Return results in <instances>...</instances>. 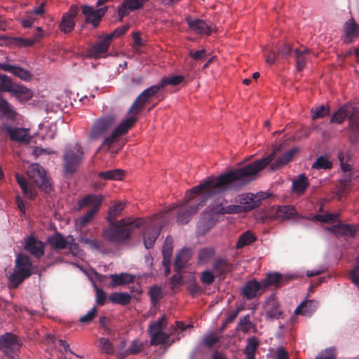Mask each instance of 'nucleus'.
Segmentation results:
<instances>
[{"instance_id": "1", "label": "nucleus", "mask_w": 359, "mask_h": 359, "mask_svg": "<svg viewBox=\"0 0 359 359\" xmlns=\"http://www.w3.org/2000/svg\"><path fill=\"white\" fill-rule=\"evenodd\" d=\"M263 167L261 163L250 164L241 169H234L219 175L216 179L208 177L198 185L187 191L180 205H172L171 209L179 207L177 222L187 224L191 216L196 214L200 207L215 196L228 191H239L252 180V175Z\"/></svg>"}, {"instance_id": "2", "label": "nucleus", "mask_w": 359, "mask_h": 359, "mask_svg": "<svg viewBox=\"0 0 359 359\" xmlns=\"http://www.w3.org/2000/svg\"><path fill=\"white\" fill-rule=\"evenodd\" d=\"M0 92H8L20 98H30L32 93L29 89L24 86L18 85L12 81L7 75L0 74ZM0 112L11 120L15 119L16 113L7 100L0 95Z\"/></svg>"}, {"instance_id": "3", "label": "nucleus", "mask_w": 359, "mask_h": 359, "mask_svg": "<svg viewBox=\"0 0 359 359\" xmlns=\"http://www.w3.org/2000/svg\"><path fill=\"white\" fill-rule=\"evenodd\" d=\"M0 92H8L20 98H30L32 93L29 89L24 86L18 85L12 81L7 75L0 74ZM0 112L11 120L15 119L16 113L7 100L0 95Z\"/></svg>"}, {"instance_id": "4", "label": "nucleus", "mask_w": 359, "mask_h": 359, "mask_svg": "<svg viewBox=\"0 0 359 359\" xmlns=\"http://www.w3.org/2000/svg\"><path fill=\"white\" fill-rule=\"evenodd\" d=\"M0 92H8L20 98H30L32 93L29 89L24 86L18 85L12 81L7 75L0 74ZM0 112L11 120L15 119L16 113L7 100L0 95Z\"/></svg>"}, {"instance_id": "5", "label": "nucleus", "mask_w": 359, "mask_h": 359, "mask_svg": "<svg viewBox=\"0 0 359 359\" xmlns=\"http://www.w3.org/2000/svg\"><path fill=\"white\" fill-rule=\"evenodd\" d=\"M142 224V220L140 218H124L104 229L102 231V237L110 243H122L127 241L130 237L131 232Z\"/></svg>"}, {"instance_id": "6", "label": "nucleus", "mask_w": 359, "mask_h": 359, "mask_svg": "<svg viewBox=\"0 0 359 359\" xmlns=\"http://www.w3.org/2000/svg\"><path fill=\"white\" fill-rule=\"evenodd\" d=\"M346 117L349 120V138L352 142H359V109L351 104L341 107L332 116L330 123H341Z\"/></svg>"}, {"instance_id": "7", "label": "nucleus", "mask_w": 359, "mask_h": 359, "mask_svg": "<svg viewBox=\"0 0 359 359\" xmlns=\"http://www.w3.org/2000/svg\"><path fill=\"white\" fill-rule=\"evenodd\" d=\"M84 158L83 147L76 143L67 147L63 154V172L66 176H72Z\"/></svg>"}, {"instance_id": "8", "label": "nucleus", "mask_w": 359, "mask_h": 359, "mask_svg": "<svg viewBox=\"0 0 359 359\" xmlns=\"http://www.w3.org/2000/svg\"><path fill=\"white\" fill-rule=\"evenodd\" d=\"M278 150L279 149H276L272 153L268 155L266 158L251 162L247 165H245L243 167L238 168V169L243 168L250 164H254L256 163H261L262 164H263V167L252 175V180L248 182L250 183V182L255 179L257 174L260 170H263L266 165H270V169L273 171L278 170L280 168L283 167L285 165H286L287 163L291 161L293 156L298 151L297 148H293L284 153L280 157L274 160L276 153Z\"/></svg>"}, {"instance_id": "9", "label": "nucleus", "mask_w": 359, "mask_h": 359, "mask_svg": "<svg viewBox=\"0 0 359 359\" xmlns=\"http://www.w3.org/2000/svg\"><path fill=\"white\" fill-rule=\"evenodd\" d=\"M32 266V264L27 255L24 254L18 255L14 271L9 276V281L13 287H18L25 278L31 276Z\"/></svg>"}, {"instance_id": "10", "label": "nucleus", "mask_w": 359, "mask_h": 359, "mask_svg": "<svg viewBox=\"0 0 359 359\" xmlns=\"http://www.w3.org/2000/svg\"><path fill=\"white\" fill-rule=\"evenodd\" d=\"M27 175L39 189L46 193H49L52 188L49 180L43 168L39 163L29 165L27 170Z\"/></svg>"}, {"instance_id": "11", "label": "nucleus", "mask_w": 359, "mask_h": 359, "mask_svg": "<svg viewBox=\"0 0 359 359\" xmlns=\"http://www.w3.org/2000/svg\"><path fill=\"white\" fill-rule=\"evenodd\" d=\"M137 118L134 116H130L126 118L123 121H121V123L117 126L111 135L106 137L101 144V147H104V146H107L108 149L115 143L116 142L119 137L124 134H126L130 128H131L133 125L137 121Z\"/></svg>"}, {"instance_id": "12", "label": "nucleus", "mask_w": 359, "mask_h": 359, "mask_svg": "<svg viewBox=\"0 0 359 359\" xmlns=\"http://www.w3.org/2000/svg\"><path fill=\"white\" fill-rule=\"evenodd\" d=\"M115 122V116L106 115L97 119L93 124L88 137L90 140H97L109 130Z\"/></svg>"}, {"instance_id": "13", "label": "nucleus", "mask_w": 359, "mask_h": 359, "mask_svg": "<svg viewBox=\"0 0 359 359\" xmlns=\"http://www.w3.org/2000/svg\"><path fill=\"white\" fill-rule=\"evenodd\" d=\"M252 196L242 194L239 196L238 198L240 205H229L227 206L220 205L217 208L215 212L219 215H225L236 214L250 211L255 208L256 205H257L253 203L254 202H248L252 200L250 198H249Z\"/></svg>"}, {"instance_id": "14", "label": "nucleus", "mask_w": 359, "mask_h": 359, "mask_svg": "<svg viewBox=\"0 0 359 359\" xmlns=\"http://www.w3.org/2000/svg\"><path fill=\"white\" fill-rule=\"evenodd\" d=\"M161 89H163V87L161 86L160 82L145 89L133 102L128 110V114L130 116L137 117V115L143 109L146 102L156 95Z\"/></svg>"}, {"instance_id": "15", "label": "nucleus", "mask_w": 359, "mask_h": 359, "mask_svg": "<svg viewBox=\"0 0 359 359\" xmlns=\"http://www.w3.org/2000/svg\"><path fill=\"white\" fill-rule=\"evenodd\" d=\"M21 344L17 337L10 332H7L0 337V349L10 359H15Z\"/></svg>"}, {"instance_id": "16", "label": "nucleus", "mask_w": 359, "mask_h": 359, "mask_svg": "<svg viewBox=\"0 0 359 359\" xmlns=\"http://www.w3.org/2000/svg\"><path fill=\"white\" fill-rule=\"evenodd\" d=\"M107 11V7L95 9L93 6L88 5L81 6V12L86 17V22L91 23L94 27H97L102 18Z\"/></svg>"}, {"instance_id": "17", "label": "nucleus", "mask_w": 359, "mask_h": 359, "mask_svg": "<svg viewBox=\"0 0 359 359\" xmlns=\"http://www.w3.org/2000/svg\"><path fill=\"white\" fill-rule=\"evenodd\" d=\"M185 20L189 29L197 34L210 35L213 30L211 25L203 20L193 18L191 15H187Z\"/></svg>"}, {"instance_id": "18", "label": "nucleus", "mask_w": 359, "mask_h": 359, "mask_svg": "<svg viewBox=\"0 0 359 359\" xmlns=\"http://www.w3.org/2000/svg\"><path fill=\"white\" fill-rule=\"evenodd\" d=\"M111 43L105 36L100 37L99 41L88 48V56L95 59L106 57Z\"/></svg>"}, {"instance_id": "19", "label": "nucleus", "mask_w": 359, "mask_h": 359, "mask_svg": "<svg viewBox=\"0 0 359 359\" xmlns=\"http://www.w3.org/2000/svg\"><path fill=\"white\" fill-rule=\"evenodd\" d=\"M149 0H124L118 7L119 21L130 14L131 11L139 10L143 7Z\"/></svg>"}, {"instance_id": "20", "label": "nucleus", "mask_w": 359, "mask_h": 359, "mask_svg": "<svg viewBox=\"0 0 359 359\" xmlns=\"http://www.w3.org/2000/svg\"><path fill=\"white\" fill-rule=\"evenodd\" d=\"M263 284L256 280H252L246 283L242 289V294L247 299H252L257 295H260L264 291Z\"/></svg>"}, {"instance_id": "21", "label": "nucleus", "mask_w": 359, "mask_h": 359, "mask_svg": "<svg viewBox=\"0 0 359 359\" xmlns=\"http://www.w3.org/2000/svg\"><path fill=\"white\" fill-rule=\"evenodd\" d=\"M38 33L36 36L31 39H24L20 37H7L5 36H0V39H6L8 43L11 45H14L19 48L29 47L33 46L36 43L41 37V28L38 27L36 28Z\"/></svg>"}, {"instance_id": "22", "label": "nucleus", "mask_w": 359, "mask_h": 359, "mask_svg": "<svg viewBox=\"0 0 359 359\" xmlns=\"http://www.w3.org/2000/svg\"><path fill=\"white\" fill-rule=\"evenodd\" d=\"M344 31L345 34L344 42L351 43L359 36V25L351 18L344 23Z\"/></svg>"}, {"instance_id": "23", "label": "nucleus", "mask_w": 359, "mask_h": 359, "mask_svg": "<svg viewBox=\"0 0 359 359\" xmlns=\"http://www.w3.org/2000/svg\"><path fill=\"white\" fill-rule=\"evenodd\" d=\"M4 130L9 135L11 140L18 142H29V130L22 128H12L9 126H6Z\"/></svg>"}, {"instance_id": "24", "label": "nucleus", "mask_w": 359, "mask_h": 359, "mask_svg": "<svg viewBox=\"0 0 359 359\" xmlns=\"http://www.w3.org/2000/svg\"><path fill=\"white\" fill-rule=\"evenodd\" d=\"M327 229L336 236H346L351 238L355 237L358 230L355 225L348 224H338L330 227H327Z\"/></svg>"}, {"instance_id": "25", "label": "nucleus", "mask_w": 359, "mask_h": 359, "mask_svg": "<svg viewBox=\"0 0 359 359\" xmlns=\"http://www.w3.org/2000/svg\"><path fill=\"white\" fill-rule=\"evenodd\" d=\"M44 248V243L36 240L34 236L28 237L25 245V250L36 258H40L43 255Z\"/></svg>"}, {"instance_id": "26", "label": "nucleus", "mask_w": 359, "mask_h": 359, "mask_svg": "<svg viewBox=\"0 0 359 359\" xmlns=\"http://www.w3.org/2000/svg\"><path fill=\"white\" fill-rule=\"evenodd\" d=\"M212 270L220 279H224L226 275L231 271L232 264L225 258H217L212 264Z\"/></svg>"}, {"instance_id": "27", "label": "nucleus", "mask_w": 359, "mask_h": 359, "mask_svg": "<svg viewBox=\"0 0 359 359\" xmlns=\"http://www.w3.org/2000/svg\"><path fill=\"white\" fill-rule=\"evenodd\" d=\"M104 199V197L102 195H95L93 194H87L78 202L79 209L80 210L85 206L91 205L93 207L90 210L95 209L97 212Z\"/></svg>"}, {"instance_id": "28", "label": "nucleus", "mask_w": 359, "mask_h": 359, "mask_svg": "<svg viewBox=\"0 0 359 359\" xmlns=\"http://www.w3.org/2000/svg\"><path fill=\"white\" fill-rule=\"evenodd\" d=\"M281 273L278 272H272L267 274L266 278L262 281L264 289L269 286H274L275 287H280L283 286L287 281Z\"/></svg>"}, {"instance_id": "29", "label": "nucleus", "mask_w": 359, "mask_h": 359, "mask_svg": "<svg viewBox=\"0 0 359 359\" xmlns=\"http://www.w3.org/2000/svg\"><path fill=\"white\" fill-rule=\"evenodd\" d=\"M318 302L314 300H306L302 302L294 310L296 315L311 316L316 309Z\"/></svg>"}, {"instance_id": "30", "label": "nucleus", "mask_w": 359, "mask_h": 359, "mask_svg": "<svg viewBox=\"0 0 359 359\" xmlns=\"http://www.w3.org/2000/svg\"><path fill=\"white\" fill-rule=\"evenodd\" d=\"M259 346V341L256 337H251L247 339V344L243 353L246 359H255V355Z\"/></svg>"}, {"instance_id": "31", "label": "nucleus", "mask_w": 359, "mask_h": 359, "mask_svg": "<svg viewBox=\"0 0 359 359\" xmlns=\"http://www.w3.org/2000/svg\"><path fill=\"white\" fill-rule=\"evenodd\" d=\"M274 214L276 219L285 220L296 215L297 210L293 205H282L275 210Z\"/></svg>"}, {"instance_id": "32", "label": "nucleus", "mask_w": 359, "mask_h": 359, "mask_svg": "<svg viewBox=\"0 0 359 359\" xmlns=\"http://www.w3.org/2000/svg\"><path fill=\"white\" fill-rule=\"evenodd\" d=\"M48 244L55 250H63L67 248L69 241L60 233H55L48 239Z\"/></svg>"}, {"instance_id": "33", "label": "nucleus", "mask_w": 359, "mask_h": 359, "mask_svg": "<svg viewBox=\"0 0 359 359\" xmlns=\"http://www.w3.org/2000/svg\"><path fill=\"white\" fill-rule=\"evenodd\" d=\"M191 254L187 249H182L177 255L175 259L174 267L175 272H180L185 267L189 262Z\"/></svg>"}, {"instance_id": "34", "label": "nucleus", "mask_w": 359, "mask_h": 359, "mask_svg": "<svg viewBox=\"0 0 359 359\" xmlns=\"http://www.w3.org/2000/svg\"><path fill=\"white\" fill-rule=\"evenodd\" d=\"M309 186V180L305 174H301L292 182V191L298 195H302Z\"/></svg>"}, {"instance_id": "35", "label": "nucleus", "mask_w": 359, "mask_h": 359, "mask_svg": "<svg viewBox=\"0 0 359 359\" xmlns=\"http://www.w3.org/2000/svg\"><path fill=\"white\" fill-rule=\"evenodd\" d=\"M15 178L17 182L22 189L23 194L27 198L33 199L35 197L36 193L34 189L32 187L29 186L26 178L23 175L18 173L15 175Z\"/></svg>"}, {"instance_id": "36", "label": "nucleus", "mask_w": 359, "mask_h": 359, "mask_svg": "<svg viewBox=\"0 0 359 359\" xmlns=\"http://www.w3.org/2000/svg\"><path fill=\"white\" fill-rule=\"evenodd\" d=\"M110 278L112 281L111 287L126 285L133 282L134 277L128 273H121L120 274H111Z\"/></svg>"}, {"instance_id": "37", "label": "nucleus", "mask_w": 359, "mask_h": 359, "mask_svg": "<svg viewBox=\"0 0 359 359\" xmlns=\"http://www.w3.org/2000/svg\"><path fill=\"white\" fill-rule=\"evenodd\" d=\"M310 50L304 48L303 50L296 48L294 50L295 61L297 69L301 72L306 66L307 62V55Z\"/></svg>"}, {"instance_id": "38", "label": "nucleus", "mask_w": 359, "mask_h": 359, "mask_svg": "<svg viewBox=\"0 0 359 359\" xmlns=\"http://www.w3.org/2000/svg\"><path fill=\"white\" fill-rule=\"evenodd\" d=\"M266 313V316L271 319H278L282 315L279 304L275 299H270L267 302Z\"/></svg>"}, {"instance_id": "39", "label": "nucleus", "mask_w": 359, "mask_h": 359, "mask_svg": "<svg viewBox=\"0 0 359 359\" xmlns=\"http://www.w3.org/2000/svg\"><path fill=\"white\" fill-rule=\"evenodd\" d=\"M98 177L107 180H121L124 175V171L121 169H113L104 172H100Z\"/></svg>"}, {"instance_id": "40", "label": "nucleus", "mask_w": 359, "mask_h": 359, "mask_svg": "<svg viewBox=\"0 0 359 359\" xmlns=\"http://www.w3.org/2000/svg\"><path fill=\"white\" fill-rule=\"evenodd\" d=\"M109 300L114 304L126 306L130 302L131 296L126 292H113L109 295Z\"/></svg>"}, {"instance_id": "41", "label": "nucleus", "mask_w": 359, "mask_h": 359, "mask_svg": "<svg viewBox=\"0 0 359 359\" xmlns=\"http://www.w3.org/2000/svg\"><path fill=\"white\" fill-rule=\"evenodd\" d=\"M150 344L153 346L165 345L169 342L170 334L161 331L149 334Z\"/></svg>"}, {"instance_id": "42", "label": "nucleus", "mask_w": 359, "mask_h": 359, "mask_svg": "<svg viewBox=\"0 0 359 359\" xmlns=\"http://www.w3.org/2000/svg\"><path fill=\"white\" fill-rule=\"evenodd\" d=\"M124 203L119 202L109 209L107 221L109 223V225H113L114 224V222H118L116 220V218L120 215L122 210L124 209Z\"/></svg>"}, {"instance_id": "43", "label": "nucleus", "mask_w": 359, "mask_h": 359, "mask_svg": "<svg viewBox=\"0 0 359 359\" xmlns=\"http://www.w3.org/2000/svg\"><path fill=\"white\" fill-rule=\"evenodd\" d=\"M332 168V163L329 159L324 156H320L312 164L311 169L315 170H330Z\"/></svg>"}, {"instance_id": "44", "label": "nucleus", "mask_w": 359, "mask_h": 359, "mask_svg": "<svg viewBox=\"0 0 359 359\" xmlns=\"http://www.w3.org/2000/svg\"><path fill=\"white\" fill-rule=\"evenodd\" d=\"M167 325V318L165 315L161 316L158 320L149 324L148 332L149 334L155 332H161Z\"/></svg>"}, {"instance_id": "45", "label": "nucleus", "mask_w": 359, "mask_h": 359, "mask_svg": "<svg viewBox=\"0 0 359 359\" xmlns=\"http://www.w3.org/2000/svg\"><path fill=\"white\" fill-rule=\"evenodd\" d=\"M172 238L167 236L162 247L163 260H170L172 255Z\"/></svg>"}, {"instance_id": "46", "label": "nucleus", "mask_w": 359, "mask_h": 359, "mask_svg": "<svg viewBox=\"0 0 359 359\" xmlns=\"http://www.w3.org/2000/svg\"><path fill=\"white\" fill-rule=\"evenodd\" d=\"M215 255V250L212 248H205L199 250L198 260L200 264H207Z\"/></svg>"}, {"instance_id": "47", "label": "nucleus", "mask_w": 359, "mask_h": 359, "mask_svg": "<svg viewBox=\"0 0 359 359\" xmlns=\"http://www.w3.org/2000/svg\"><path fill=\"white\" fill-rule=\"evenodd\" d=\"M143 348V345L136 340L132 341L130 347L123 353L120 354L119 358H123L128 355H137L140 353Z\"/></svg>"}, {"instance_id": "48", "label": "nucleus", "mask_w": 359, "mask_h": 359, "mask_svg": "<svg viewBox=\"0 0 359 359\" xmlns=\"http://www.w3.org/2000/svg\"><path fill=\"white\" fill-rule=\"evenodd\" d=\"M184 80V76L182 75H172L168 77H165L162 79L160 81L161 86L163 87V88L168 86H177L182 83Z\"/></svg>"}, {"instance_id": "49", "label": "nucleus", "mask_w": 359, "mask_h": 359, "mask_svg": "<svg viewBox=\"0 0 359 359\" xmlns=\"http://www.w3.org/2000/svg\"><path fill=\"white\" fill-rule=\"evenodd\" d=\"M255 237L250 231H246L242 233L238 240L236 243V248L238 249L242 248L244 246L251 244L255 241Z\"/></svg>"}, {"instance_id": "50", "label": "nucleus", "mask_w": 359, "mask_h": 359, "mask_svg": "<svg viewBox=\"0 0 359 359\" xmlns=\"http://www.w3.org/2000/svg\"><path fill=\"white\" fill-rule=\"evenodd\" d=\"M311 118L315 120L326 116L330 114V107L328 105H320L311 110Z\"/></svg>"}, {"instance_id": "51", "label": "nucleus", "mask_w": 359, "mask_h": 359, "mask_svg": "<svg viewBox=\"0 0 359 359\" xmlns=\"http://www.w3.org/2000/svg\"><path fill=\"white\" fill-rule=\"evenodd\" d=\"M97 212L96 210H89L83 216L80 217L76 220V225L82 229L86 226L88 223H90L94 218L95 215Z\"/></svg>"}, {"instance_id": "52", "label": "nucleus", "mask_w": 359, "mask_h": 359, "mask_svg": "<svg viewBox=\"0 0 359 359\" xmlns=\"http://www.w3.org/2000/svg\"><path fill=\"white\" fill-rule=\"evenodd\" d=\"M159 234V231L156 232V229L151 231H147L144 233V243L147 249L151 248L156 242V240Z\"/></svg>"}, {"instance_id": "53", "label": "nucleus", "mask_w": 359, "mask_h": 359, "mask_svg": "<svg viewBox=\"0 0 359 359\" xmlns=\"http://www.w3.org/2000/svg\"><path fill=\"white\" fill-rule=\"evenodd\" d=\"M75 27L74 20L69 18L68 15H63L60 24V29L65 34L71 32Z\"/></svg>"}, {"instance_id": "54", "label": "nucleus", "mask_w": 359, "mask_h": 359, "mask_svg": "<svg viewBox=\"0 0 359 359\" xmlns=\"http://www.w3.org/2000/svg\"><path fill=\"white\" fill-rule=\"evenodd\" d=\"M351 281L357 287L359 290V256L355 259L354 267L348 273Z\"/></svg>"}, {"instance_id": "55", "label": "nucleus", "mask_w": 359, "mask_h": 359, "mask_svg": "<svg viewBox=\"0 0 359 359\" xmlns=\"http://www.w3.org/2000/svg\"><path fill=\"white\" fill-rule=\"evenodd\" d=\"M339 213H326L325 215H316L314 219L323 223H330L338 220Z\"/></svg>"}, {"instance_id": "56", "label": "nucleus", "mask_w": 359, "mask_h": 359, "mask_svg": "<svg viewBox=\"0 0 359 359\" xmlns=\"http://www.w3.org/2000/svg\"><path fill=\"white\" fill-rule=\"evenodd\" d=\"M12 74L24 81H29L32 79V74L29 72L18 66L15 67Z\"/></svg>"}, {"instance_id": "57", "label": "nucleus", "mask_w": 359, "mask_h": 359, "mask_svg": "<svg viewBox=\"0 0 359 359\" xmlns=\"http://www.w3.org/2000/svg\"><path fill=\"white\" fill-rule=\"evenodd\" d=\"M149 294L153 305L158 304L162 297L161 289L157 285L151 287L149 289Z\"/></svg>"}, {"instance_id": "58", "label": "nucleus", "mask_w": 359, "mask_h": 359, "mask_svg": "<svg viewBox=\"0 0 359 359\" xmlns=\"http://www.w3.org/2000/svg\"><path fill=\"white\" fill-rule=\"evenodd\" d=\"M128 29H129V25H125L123 26H121V27L116 28L111 33L105 35V36L111 43L112 40L114 38H118V37L125 34L126 33V32L128 30Z\"/></svg>"}, {"instance_id": "59", "label": "nucleus", "mask_w": 359, "mask_h": 359, "mask_svg": "<svg viewBox=\"0 0 359 359\" xmlns=\"http://www.w3.org/2000/svg\"><path fill=\"white\" fill-rule=\"evenodd\" d=\"M100 346L102 351L107 354H113L114 352L113 344L107 339L101 338L100 339Z\"/></svg>"}, {"instance_id": "60", "label": "nucleus", "mask_w": 359, "mask_h": 359, "mask_svg": "<svg viewBox=\"0 0 359 359\" xmlns=\"http://www.w3.org/2000/svg\"><path fill=\"white\" fill-rule=\"evenodd\" d=\"M215 276L212 271L206 270L201 273V281L205 285H211L215 281Z\"/></svg>"}, {"instance_id": "61", "label": "nucleus", "mask_w": 359, "mask_h": 359, "mask_svg": "<svg viewBox=\"0 0 359 359\" xmlns=\"http://www.w3.org/2000/svg\"><path fill=\"white\" fill-rule=\"evenodd\" d=\"M238 327L244 333H248L251 327V321L248 315L244 316L240 320Z\"/></svg>"}, {"instance_id": "62", "label": "nucleus", "mask_w": 359, "mask_h": 359, "mask_svg": "<svg viewBox=\"0 0 359 359\" xmlns=\"http://www.w3.org/2000/svg\"><path fill=\"white\" fill-rule=\"evenodd\" d=\"M336 352L334 348H327L318 354L315 359H335Z\"/></svg>"}, {"instance_id": "63", "label": "nucleus", "mask_w": 359, "mask_h": 359, "mask_svg": "<svg viewBox=\"0 0 359 359\" xmlns=\"http://www.w3.org/2000/svg\"><path fill=\"white\" fill-rule=\"evenodd\" d=\"M80 241L88 245L93 250H99L101 249V243L97 240L83 237L81 238Z\"/></svg>"}, {"instance_id": "64", "label": "nucleus", "mask_w": 359, "mask_h": 359, "mask_svg": "<svg viewBox=\"0 0 359 359\" xmlns=\"http://www.w3.org/2000/svg\"><path fill=\"white\" fill-rule=\"evenodd\" d=\"M97 313V308L95 306V307L92 308L91 310L88 313H86V315L82 316L80 318L79 321L82 323H89L95 317Z\"/></svg>"}]
</instances>
